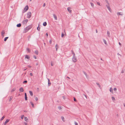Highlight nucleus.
<instances>
[{"label":"nucleus","mask_w":125,"mask_h":125,"mask_svg":"<svg viewBox=\"0 0 125 125\" xmlns=\"http://www.w3.org/2000/svg\"><path fill=\"white\" fill-rule=\"evenodd\" d=\"M29 9V7L28 5H26L24 9V10L22 12L23 13H24L26 11Z\"/></svg>","instance_id":"obj_1"},{"label":"nucleus","mask_w":125,"mask_h":125,"mask_svg":"<svg viewBox=\"0 0 125 125\" xmlns=\"http://www.w3.org/2000/svg\"><path fill=\"white\" fill-rule=\"evenodd\" d=\"M31 12H28L27 13V18H29L31 16Z\"/></svg>","instance_id":"obj_2"},{"label":"nucleus","mask_w":125,"mask_h":125,"mask_svg":"<svg viewBox=\"0 0 125 125\" xmlns=\"http://www.w3.org/2000/svg\"><path fill=\"white\" fill-rule=\"evenodd\" d=\"M72 60L74 62H75L77 61V59L75 56L74 57H73Z\"/></svg>","instance_id":"obj_3"},{"label":"nucleus","mask_w":125,"mask_h":125,"mask_svg":"<svg viewBox=\"0 0 125 125\" xmlns=\"http://www.w3.org/2000/svg\"><path fill=\"white\" fill-rule=\"evenodd\" d=\"M28 21V20L27 19H26L24 20L22 22V23L23 24H26Z\"/></svg>","instance_id":"obj_4"},{"label":"nucleus","mask_w":125,"mask_h":125,"mask_svg":"<svg viewBox=\"0 0 125 125\" xmlns=\"http://www.w3.org/2000/svg\"><path fill=\"white\" fill-rule=\"evenodd\" d=\"M71 7H68L67 8V10L69 13H71L72 12V10H71Z\"/></svg>","instance_id":"obj_5"},{"label":"nucleus","mask_w":125,"mask_h":125,"mask_svg":"<svg viewBox=\"0 0 125 125\" xmlns=\"http://www.w3.org/2000/svg\"><path fill=\"white\" fill-rule=\"evenodd\" d=\"M32 27V25H31L27 27H26L28 29V30H29Z\"/></svg>","instance_id":"obj_6"},{"label":"nucleus","mask_w":125,"mask_h":125,"mask_svg":"<svg viewBox=\"0 0 125 125\" xmlns=\"http://www.w3.org/2000/svg\"><path fill=\"white\" fill-rule=\"evenodd\" d=\"M29 30H28V29L26 27L24 29L23 32L24 33H26Z\"/></svg>","instance_id":"obj_7"},{"label":"nucleus","mask_w":125,"mask_h":125,"mask_svg":"<svg viewBox=\"0 0 125 125\" xmlns=\"http://www.w3.org/2000/svg\"><path fill=\"white\" fill-rule=\"evenodd\" d=\"M106 6L107 7L108 9L111 12V9L110 8V5H106Z\"/></svg>","instance_id":"obj_8"},{"label":"nucleus","mask_w":125,"mask_h":125,"mask_svg":"<svg viewBox=\"0 0 125 125\" xmlns=\"http://www.w3.org/2000/svg\"><path fill=\"white\" fill-rule=\"evenodd\" d=\"M53 17H54L55 19L56 20H57V17L56 15L54 14H53Z\"/></svg>","instance_id":"obj_9"},{"label":"nucleus","mask_w":125,"mask_h":125,"mask_svg":"<svg viewBox=\"0 0 125 125\" xmlns=\"http://www.w3.org/2000/svg\"><path fill=\"white\" fill-rule=\"evenodd\" d=\"M47 79L48 80V86H49L51 85V83L50 82V80L48 78Z\"/></svg>","instance_id":"obj_10"},{"label":"nucleus","mask_w":125,"mask_h":125,"mask_svg":"<svg viewBox=\"0 0 125 125\" xmlns=\"http://www.w3.org/2000/svg\"><path fill=\"white\" fill-rule=\"evenodd\" d=\"M19 90L21 92H23L24 91L23 88L22 87L20 88L19 89Z\"/></svg>","instance_id":"obj_11"},{"label":"nucleus","mask_w":125,"mask_h":125,"mask_svg":"<svg viewBox=\"0 0 125 125\" xmlns=\"http://www.w3.org/2000/svg\"><path fill=\"white\" fill-rule=\"evenodd\" d=\"M16 90V88L15 87L14 88L12 89H11V93H12V92L15 91Z\"/></svg>","instance_id":"obj_12"},{"label":"nucleus","mask_w":125,"mask_h":125,"mask_svg":"<svg viewBox=\"0 0 125 125\" xmlns=\"http://www.w3.org/2000/svg\"><path fill=\"white\" fill-rule=\"evenodd\" d=\"M21 24L20 23H19V24H17L16 25V26L17 27H21Z\"/></svg>","instance_id":"obj_13"},{"label":"nucleus","mask_w":125,"mask_h":125,"mask_svg":"<svg viewBox=\"0 0 125 125\" xmlns=\"http://www.w3.org/2000/svg\"><path fill=\"white\" fill-rule=\"evenodd\" d=\"M47 25V23L46 22H43V25L44 26H46Z\"/></svg>","instance_id":"obj_14"},{"label":"nucleus","mask_w":125,"mask_h":125,"mask_svg":"<svg viewBox=\"0 0 125 125\" xmlns=\"http://www.w3.org/2000/svg\"><path fill=\"white\" fill-rule=\"evenodd\" d=\"M9 121V120L7 119L4 125H6V124H7Z\"/></svg>","instance_id":"obj_15"},{"label":"nucleus","mask_w":125,"mask_h":125,"mask_svg":"<svg viewBox=\"0 0 125 125\" xmlns=\"http://www.w3.org/2000/svg\"><path fill=\"white\" fill-rule=\"evenodd\" d=\"M59 48L58 45L57 44H56L55 45V48L56 49V51H57V50L58 48Z\"/></svg>","instance_id":"obj_16"},{"label":"nucleus","mask_w":125,"mask_h":125,"mask_svg":"<svg viewBox=\"0 0 125 125\" xmlns=\"http://www.w3.org/2000/svg\"><path fill=\"white\" fill-rule=\"evenodd\" d=\"M110 91L111 93H113V89L112 88V87H111L110 88Z\"/></svg>","instance_id":"obj_17"},{"label":"nucleus","mask_w":125,"mask_h":125,"mask_svg":"<svg viewBox=\"0 0 125 125\" xmlns=\"http://www.w3.org/2000/svg\"><path fill=\"white\" fill-rule=\"evenodd\" d=\"M24 120H25L27 122L28 121V119L27 117H25L24 118Z\"/></svg>","instance_id":"obj_18"},{"label":"nucleus","mask_w":125,"mask_h":125,"mask_svg":"<svg viewBox=\"0 0 125 125\" xmlns=\"http://www.w3.org/2000/svg\"><path fill=\"white\" fill-rule=\"evenodd\" d=\"M25 58H27V59H29L30 57V56L29 55H26L25 56Z\"/></svg>","instance_id":"obj_19"},{"label":"nucleus","mask_w":125,"mask_h":125,"mask_svg":"<svg viewBox=\"0 0 125 125\" xmlns=\"http://www.w3.org/2000/svg\"><path fill=\"white\" fill-rule=\"evenodd\" d=\"M71 52H72V54H73V57L75 56V54L73 50H72L71 51Z\"/></svg>","instance_id":"obj_20"},{"label":"nucleus","mask_w":125,"mask_h":125,"mask_svg":"<svg viewBox=\"0 0 125 125\" xmlns=\"http://www.w3.org/2000/svg\"><path fill=\"white\" fill-rule=\"evenodd\" d=\"M34 53L37 55H38V50H36L35 51Z\"/></svg>","instance_id":"obj_21"},{"label":"nucleus","mask_w":125,"mask_h":125,"mask_svg":"<svg viewBox=\"0 0 125 125\" xmlns=\"http://www.w3.org/2000/svg\"><path fill=\"white\" fill-rule=\"evenodd\" d=\"M103 42H104L105 44L106 45H107V42H106V41L105 39H103Z\"/></svg>","instance_id":"obj_22"},{"label":"nucleus","mask_w":125,"mask_h":125,"mask_svg":"<svg viewBox=\"0 0 125 125\" xmlns=\"http://www.w3.org/2000/svg\"><path fill=\"white\" fill-rule=\"evenodd\" d=\"M121 13H122L121 12H118L117 13V15H123V14H121Z\"/></svg>","instance_id":"obj_23"},{"label":"nucleus","mask_w":125,"mask_h":125,"mask_svg":"<svg viewBox=\"0 0 125 125\" xmlns=\"http://www.w3.org/2000/svg\"><path fill=\"white\" fill-rule=\"evenodd\" d=\"M8 38H9L8 37H5L4 39V41L5 42H6V41L7 40Z\"/></svg>","instance_id":"obj_24"},{"label":"nucleus","mask_w":125,"mask_h":125,"mask_svg":"<svg viewBox=\"0 0 125 125\" xmlns=\"http://www.w3.org/2000/svg\"><path fill=\"white\" fill-rule=\"evenodd\" d=\"M39 24L38 25V26L37 28V29L39 31H40V27H39Z\"/></svg>","instance_id":"obj_25"},{"label":"nucleus","mask_w":125,"mask_h":125,"mask_svg":"<svg viewBox=\"0 0 125 125\" xmlns=\"http://www.w3.org/2000/svg\"><path fill=\"white\" fill-rule=\"evenodd\" d=\"M5 33L4 32V31L3 30L2 31L1 33V35H2L3 34H5Z\"/></svg>","instance_id":"obj_26"},{"label":"nucleus","mask_w":125,"mask_h":125,"mask_svg":"<svg viewBox=\"0 0 125 125\" xmlns=\"http://www.w3.org/2000/svg\"><path fill=\"white\" fill-rule=\"evenodd\" d=\"M83 73L85 75L86 77H87V73L85 71H83Z\"/></svg>","instance_id":"obj_27"},{"label":"nucleus","mask_w":125,"mask_h":125,"mask_svg":"<svg viewBox=\"0 0 125 125\" xmlns=\"http://www.w3.org/2000/svg\"><path fill=\"white\" fill-rule=\"evenodd\" d=\"M25 94V99L26 100H27V94Z\"/></svg>","instance_id":"obj_28"},{"label":"nucleus","mask_w":125,"mask_h":125,"mask_svg":"<svg viewBox=\"0 0 125 125\" xmlns=\"http://www.w3.org/2000/svg\"><path fill=\"white\" fill-rule=\"evenodd\" d=\"M96 84L99 88H100L101 86L99 83H96Z\"/></svg>","instance_id":"obj_29"},{"label":"nucleus","mask_w":125,"mask_h":125,"mask_svg":"<svg viewBox=\"0 0 125 125\" xmlns=\"http://www.w3.org/2000/svg\"><path fill=\"white\" fill-rule=\"evenodd\" d=\"M105 1L107 3V5H110V4L108 1L107 0H105Z\"/></svg>","instance_id":"obj_30"},{"label":"nucleus","mask_w":125,"mask_h":125,"mask_svg":"<svg viewBox=\"0 0 125 125\" xmlns=\"http://www.w3.org/2000/svg\"><path fill=\"white\" fill-rule=\"evenodd\" d=\"M27 50L29 52H31V50L29 48H27Z\"/></svg>","instance_id":"obj_31"},{"label":"nucleus","mask_w":125,"mask_h":125,"mask_svg":"<svg viewBox=\"0 0 125 125\" xmlns=\"http://www.w3.org/2000/svg\"><path fill=\"white\" fill-rule=\"evenodd\" d=\"M52 39H51L50 40V41H49L50 44H52Z\"/></svg>","instance_id":"obj_32"},{"label":"nucleus","mask_w":125,"mask_h":125,"mask_svg":"<svg viewBox=\"0 0 125 125\" xmlns=\"http://www.w3.org/2000/svg\"><path fill=\"white\" fill-rule=\"evenodd\" d=\"M110 32L109 31H107V34L108 35V36H109L110 35Z\"/></svg>","instance_id":"obj_33"},{"label":"nucleus","mask_w":125,"mask_h":125,"mask_svg":"<svg viewBox=\"0 0 125 125\" xmlns=\"http://www.w3.org/2000/svg\"><path fill=\"white\" fill-rule=\"evenodd\" d=\"M64 35V34L63 33V32H62L61 34V37H63Z\"/></svg>","instance_id":"obj_34"},{"label":"nucleus","mask_w":125,"mask_h":125,"mask_svg":"<svg viewBox=\"0 0 125 125\" xmlns=\"http://www.w3.org/2000/svg\"><path fill=\"white\" fill-rule=\"evenodd\" d=\"M27 80H25L23 82V83H27Z\"/></svg>","instance_id":"obj_35"},{"label":"nucleus","mask_w":125,"mask_h":125,"mask_svg":"<svg viewBox=\"0 0 125 125\" xmlns=\"http://www.w3.org/2000/svg\"><path fill=\"white\" fill-rule=\"evenodd\" d=\"M5 116H3L1 119V120H2L5 118Z\"/></svg>","instance_id":"obj_36"},{"label":"nucleus","mask_w":125,"mask_h":125,"mask_svg":"<svg viewBox=\"0 0 125 125\" xmlns=\"http://www.w3.org/2000/svg\"><path fill=\"white\" fill-rule=\"evenodd\" d=\"M31 104L32 106L34 107V105L33 104V103L32 102H31Z\"/></svg>","instance_id":"obj_37"},{"label":"nucleus","mask_w":125,"mask_h":125,"mask_svg":"<svg viewBox=\"0 0 125 125\" xmlns=\"http://www.w3.org/2000/svg\"><path fill=\"white\" fill-rule=\"evenodd\" d=\"M61 118H62V120L63 121H64V117L62 116V117H61Z\"/></svg>","instance_id":"obj_38"},{"label":"nucleus","mask_w":125,"mask_h":125,"mask_svg":"<svg viewBox=\"0 0 125 125\" xmlns=\"http://www.w3.org/2000/svg\"><path fill=\"white\" fill-rule=\"evenodd\" d=\"M91 6L92 7H94V4L93 3H91Z\"/></svg>","instance_id":"obj_39"},{"label":"nucleus","mask_w":125,"mask_h":125,"mask_svg":"<svg viewBox=\"0 0 125 125\" xmlns=\"http://www.w3.org/2000/svg\"><path fill=\"white\" fill-rule=\"evenodd\" d=\"M29 92L30 94H33L32 92L31 91H29Z\"/></svg>","instance_id":"obj_40"},{"label":"nucleus","mask_w":125,"mask_h":125,"mask_svg":"<svg viewBox=\"0 0 125 125\" xmlns=\"http://www.w3.org/2000/svg\"><path fill=\"white\" fill-rule=\"evenodd\" d=\"M24 117V115H23L21 116V118L22 119H23V118Z\"/></svg>","instance_id":"obj_41"},{"label":"nucleus","mask_w":125,"mask_h":125,"mask_svg":"<svg viewBox=\"0 0 125 125\" xmlns=\"http://www.w3.org/2000/svg\"><path fill=\"white\" fill-rule=\"evenodd\" d=\"M12 97H10V100H11L12 99Z\"/></svg>","instance_id":"obj_42"},{"label":"nucleus","mask_w":125,"mask_h":125,"mask_svg":"<svg viewBox=\"0 0 125 125\" xmlns=\"http://www.w3.org/2000/svg\"><path fill=\"white\" fill-rule=\"evenodd\" d=\"M114 91H116L117 90V89L116 88H114Z\"/></svg>","instance_id":"obj_43"},{"label":"nucleus","mask_w":125,"mask_h":125,"mask_svg":"<svg viewBox=\"0 0 125 125\" xmlns=\"http://www.w3.org/2000/svg\"><path fill=\"white\" fill-rule=\"evenodd\" d=\"M33 57L35 59H37V57L35 55H33Z\"/></svg>","instance_id":"obj_44"},{"label":"nucleus","mask_w":125,"mask_h":125,"mask_svg":"<svg viewBox=\"0 0 125 125\" xmlns=\"http://www.w3.org/2000/svg\"><path fill=\"white\" fill-rule=\"evenodd\" d=\"M37 91L38 92H39V88H37Z\"/></svg>","instance_id":"obj_45"},{"label":"nucleus","mask_w":125,"mask_h":125,"mask_svg":"<svg viewBox=\"0 0 125 125\" xmlns=\"http://www.w3.org/2000/svg\"><path fill=\"white\" fill-rule=\"evenodd\" d=\"M97 4L98 5L100 6V3L99 2H97Z\"/></svg>","instance_id":"obj_46"},{"label":"nucleus","mask_w":125,"mask_h":125,"mask_svg":"<svg viewBox=\"0 0 125 125\" xmlns=\"http://www.w3.org/2000/svg\"><path fill=\"white\" fill-rule=\"evenodd\" d=\"M51 65L52 66L53 65L52 62H51Z\"/></svg>","instance_id":"obj_47"},{"label":"nucleus","mask_w":125,"mask_h":125,"mask_svg":"<svg viewBox=\"0 0 125 125\" xmlns=\"http://www.w3.org/2000/svg\"><path fill=\"white\" fill-rule=\"evenodd\" d=\"M112 98L113 100H115V98L114 97H112Z\"/></svg>","instance_id":"obj_48"},{"label":"nucleus","mask_w":125,"mask_h":125,"mask_svg":"<svg viewBox=\"0 0 125 125\" xmlns=\"http://www.w3.org/2000/svg\"><path fill=\"white\" fill-rule=\"evenodd\" d=\"M30 75L31 76H32L33 75L32 73H30Z\"/></svg>","instance_id":"obj_49"},{"label":"nucleus","mask_w":125,"mask_h":125,"mask_svg":"<svg viewBox=\"0 0 125 125\" xmlns=\"http://www.w3.org/2000/svg\"><path fill=\"white\" fill-rule=\"evenodd\" d=\"M45 3H44L43 5V7H44L45 6Z\"/></svg>","instance_id":"obj_50"},{"label":"nucleus","mask_w":125,"mask_h":125,"mask_svg":"<svg viewBox=\"0 0 125 125\" xmlns=\"http://www.w3.org/2000/svg\"><path fill=\"white\" fill-rule=\"evenodd\" d=\"M124 71L123 70H122V71L121 73H124Z\"/></svg>","instance_id":"obj_51"},{"label":"nucleus","mask_w":125,"mask_h":125,"mask_svg":"<svg viewBox=\"0 0 125 125\" xmlns=\"http://www.w3.org/2000/svg\"><path fill=\"white\" fill-rule=\"evenodd\" d=\"M74 101H76V100L74 98Z\"/></svg>","instance_id":"obj_52"},{"label":"nucleus","mask_w":125,"mask_h":125,"mask_svg":"<svg viewBox=\"0 0 125 125\" xmlns=\"http://www.w3.org/2000/svg\"><path fill=\"white\" fill-rule=\"evenodd\" d=\"M46 35L47 36H48V34L47 33H46Z\"/></svg>","instance_id":"obj_53"},{"label":"nucleus","mask_w":125,"mask_h":125,"mask_svg":"<svg viewBox=\"0 0 125 125\" xmlns=\"http://www.w3.org/2000/svg\"><path fill=\"white\" fill-rule=\"evenodd\" d=\"M35 100H36V101H37L38 100V98H36H36Z\"/></svg>","instance_id":"obj_54"},{"label":"nucleus","mask_w":125,"mask_h":125,"mask_svg":"<svg viewBox=\"0 0 125 125\" xmlns=\"http://www.w3.org/2000/svg\"><path fill=\"white\" fill-rule=\"evenodd\" d=\"M117 54L118 55H120L121 56V55L119 53H118Z\"/></svg>","instance_id":"obj_55"},{"label":"nucleus","mask_w":125,"mask_h":125,"mask_svg":"<svg viewBox=\"0 0 125 125\" xmlns=\"http://www.w3.org/2000/svg\"><path fill=\"white\" fill-rule=\"evenodd\" d=\"M75 125H78L77 123L76 122H75Z\"/></svg>","instance_id":"obj_56"},{"label":"nucleus","mask_w":125,"mask_h":125,"mask_svg":"<svg viewBox=\"0 0 125 125\" xmlns=\"http://www.w3.org/2000/svg\"><path fill=\"white\" fill-rule=\"evenodd\" d=\"M28 67H29V68H31V66H30V65H28Z\"/></svg>","instance_id":"obj_57"},{"label":"nucleus","mask_w":125,"mask_h":125,"mask_svg":"<svg viewBox=\"0 0 125 125\" xmlns=\"http://www.w3.org/2000/svg\"><path fill=\"white\" fill-rule=\"evenodd\" d=\"M119 45H121V43H120V42H119Z\"/></svg>","instance_id":"obj_58"},{"label":"nucleus","mask_w":125,"mask_h":125,"mask_svg":"<svg viewBox=\"0 0 125 125\" xmlns=\"http://www.w3.org/2000/svg\"><path fill=\"white\" fill-rule=\"evenodd\" d=\"M1 36H2V37H3L4 36V35L3 34L2 35H1Z\"/></svg>","instance_id":"obj_59"},{"label":"nucleus","mask_w":125,"mask_h":125,"mask_svg":"<svg viewBox=\"0 0 125 125\" xmlns=\"http://www.w3.org/2000/svg\"><path fill=\"white\" fill-rule=\"evenodd\" d=\"M25 125H27V123H25Z\"/></svg>","instance_id":"obj_60"},{"label":"nucleus","mask_w":125,"mask_h":125,"mask_svg":"<svg viewBox=\"0 0 125 125\" xmlns=\"http://www.w3.org/2000/svg\"><path fill=\"white\" fill-rule=\"evenodd\" d=\"M96 33H97L98 31H97V29L96 30Z\"/></svg>","instance_id":"obj_61"},{"label":"nucleus","mask_w":125,"mask_h":125,"mask_svg":"<svg viewBox=\"0 0 125 125\" xmlns=\"http://www.w3.org/2000/svg\"><path fill=\"white\" fill-rule=\"evenodd\" d=\"M67 78L68 79H70V78L69 77H67Z\"/></svg>","instance_id":"obj_62"},{"label":"nucleus","mask_w":125,"mask_h":125,"mask_svg":"<svg viewBox=\"0 0 125 125\" xmlns=\"http://www.w3.org/2000/svg\"><path fill=\"white\" fill-rule=\"evenodd\" d=\"M44 45H46L45 43H44Z\"/></svg>","instance_id":"obj_63"},{"label":"nucleus","mask_w":125,"mask_h":125,"mask_svg":"<svg viewBox=\"0 0 125 125\" xmlns=\"http://www.w3.org/2000/svg\"><path fill=\"white\" fill-rule=\"evenodd\" d=\"M124 106L125 107V104H124Z\"/></svg>","instance_id":"obj_64"}]
</instances>
